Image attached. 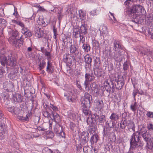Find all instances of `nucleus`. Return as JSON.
<instances>
[{"instance_id": "1", "label": "nucleus", "mask_w": 153, "mask_h": 153, "mask_svg": "<svg viewBox=\"0 0 153 153\" xmlns=\"http://www.w3.org/2000/svg\"><path fill=\"white\" fill-rule=\"evenodd\" d=\"M8 31L10 36L8 39L9 43L16 48L21 46L23 45V41L22 39H17L18 31L15 29H12L10 27H8Z\"/></svg>"}, {"instance_id": "2", "label": "nucleus", "mask_w": 153, "mask_h": 153, "mask_svg": "<svg viewBox=\"0 0 153 153\" xmlns=\"http://www.w3.org/2000/svg\"><path fill=\"white\" fill-rule=\"evenodd\" d=\"M0 48V62L1 65L4 67L6 64L7 65L13 67L16 64V59L12 56L11 54L9 55L7 59L6 56L7 54H4V51L3 48Z\"/></svg>"}, {"instance_id": "3", "label": "nucleus", "mask_w": 153, "mask_h": 153, "mask_svg": "<svg viewBox=\"0 0 153 153\" xmlns=\"http://www.w3.org/2000/svg\"><path fill=\"white\" fill-rule=\"evenodd\" d=\"M140 134L139 132L134 133L131 136L130 141V148L134 149L139 146L141 147L143 145L142 142L140 141Z\"/></svg>"}, {"instance_id": "4", "label": "nucleus", "mask_w": 153, "mask_h": 153, "mask_svg": "<svg viewBox=\"0 0 153 153\" xmlns=\"http://www.w3.org/2000/svg\"><path fill=\"white\" fill-rule=\"evenodd\" d=\"M113 45V50L116 51L114 56L116 58H119L122 55V53L120 51L122 49V47L116 40L114 41Z\"/></svg>"}, {"instance_id": "5", "label": "nucleus", "mask_w": 153, "mask_h": 153, "mask_svg": "<svg viewBox=\"0 0 153 153\" xmlns=\"http://www.w3.org/2000/svg\"><path fill=\"white\" fill-rule=\"evenodd\" d=\"M68 92V94L64 93V96L67 97V100L68 101L71 102H75L76 100L77 96L74 91H72V90H69Z\"/></svg>"}, {"instance_id": "6", "label": "nucleus", "mask_w": 153, "mask_h": 153, "mask_svg": "<svg viewBox=\"0 0 153 153\" xmlns=\"http://www.w3.org/2000/svg\"><path fill=\"white\" fill-rule=\"evenodd\" d=\"M85 79L84 85L85 86V89L88 91L89 89V85L90 82L94 79V77L90 74L86 73L85 75Z\"/></svg>"}, {"instance_id": "7", "label": "nucleus", "mask_w": 153, "mask_h": 153, "mask_svg": "<svg viewBox=\"0 0 153 153\" xmlns=\"http://www.w3.org/2000/svg\"><path fill=\"white\" fill-rule=\"evenodd\" d=\"M144 8L141 5H136L134 6L131 9V12L133 13H137V15H139L142 13V12L144 11Z\"/></svg>"}, {"instance_id": "8", "label": "nucleus", "mask_w": 153, "mask_h": 153, "mask_svg": "<svg viewBox=\"0 0 153 153\" xmlns=\"http://www.w3.org/2000/svg\"><path fill=\"white\" fill-rule=\"evenodd\" d=\"M3 87L5 90L8 91H10L13 89V86L11 82H8L6 81L3 83Z\"/></svg>"}, {"instance_id": "9", "label": "nucleus", "mask_w": 153, "mask_h": 153, "mask_svg": "<svg viewBox=\"0 0 153 153\" xmlns=\"http://www.w3.org/2000/svg\"><path fill=\"white\" fill-rule=\"evenodd\" d=\"M87 122L91 126H93L97 123V120L94 117L89 116L88 117Z\"/></svg>"}, {"instance_id": "10", "label": "nucleus", "mask_w": 153, "mask_h": 153, "mask_svg": "<svg viewBox=\"0 0 153 153\" xmlns=\"http://www.w3.org/2000/svg\"><path fill=\"white\" fill-rule=\"evenodd\" d=\"M35 31V36L38 38H40L43 36L44 32L43 30L39 27L36 26Z\"/></svg>"}, {"instance_id": "11", "label": "nucleus", "mask_w": 153, "mask_h": 153, "mask_svg": "<svg viewBox=\"0 0 153 153\" xmlns=\"http://www.w3.org/2000/svg\"><path fill=\"white\" fill-rule=\"evenodd\" d=\"M94 103L97 109L100 111L104 108V103L102 100H96L94 101Z\"/></svg>"}, {"instance_id": "12", "label": "nucleus", "mask_w": 153, "mask_h": 153, "mask_svg": "<svg viewBox=\"0 0 153 153\" xmlns=\"http://www.w3.org/2000/svg\"><path fill=\"white\" fill-rule=\"evenodd\" d=\"M79 33L80 34H86L88 33V28L87 24H82L80 27Z\"/></svg>"}, {"instance_id": "13", "label": "nucleus", "mask_w": 153, "mask_h": 153, "mask_svg": "<svg viewBox=\"0 0 153 153\" xmlns=\"http://www.w3.org/2000/svg\"><path fill=\"white\" fill-rule=\"evenodd\" d=\"M81 102V105L84 107L88 108L90 107L91 103L90 100H86L85 99L82 98Z\"/></svg>"}, {"instance_id": "14", "label": "nucleus", "mask_w": 153, "mask_h": 153, "mask_svg": "<svg viewBox=\"0 0 153 153\" xmlns=\"http://www.w3.org/2000/svg\"><path fill=\"white\" fill-rule=\"evenodd\" d=\"M10 23L13 25H17L20 26L22 28L24 27V26H25V25L23 22L18 19L12 20Z\"/></svg>"}, {"instance_id": "15", "label": "nucleus", "mask_w": 153, "mask_h": 153, "mask_svg": "<svg viewBox=\"0 0 153 153\" xmlns=\"http://www.w3.org/2000/svg\"><path fill=\"white\" fill-rule=\"evenodd\" d=\"M51 114L53 116V118L51 117V119L52 120L54 121L56 123L59 122L60 120V117L58 114L56 113H55L52 112Z\"/></svg>"}, {"instance_id": "16", "label": "nucleus", "mask_w": 153, "mask_h": 153, "mask_svg": "<svg viewBox=\"0 0 153 153\" xmlns=\"http://www.w3.org/2000/svg\"><path fill=\"white\" fill-rule=\"evenodd\" d=\"M69 48L70 52L72 54L76 55L78 54V50L75 45H71L69 47Z\"/></svg>"}, {"instance_id": "17", "label": "nucleus", "mask_w": 153, "mask_h": 153, "mask_svg": "<svg viewBox=\"0 0 153 153\" xmlns=\"http://www.w3.org/2000/svg\"><path fill=\"white\" fill-rule=\"evenodd\" d=\"M115 80L117 83V84H115L116 88L118 90L121 89L124 85V83L122 81L119 80L118 78H115Z\"/></svg>"}, {"instance_id": "18", "label": "nucleus", "mask_w": 153, "mask_h": 153, "mask_svg": "<svg viewBox=\"0 0 153 153\" xmlns=\"http://www.w3.org/2000/svg\"><path fill=\"white\" fill-rule=\"evenodd\" d=\"M8 110L11 113L16 115L18 114L20 111L19 109L17 107H10L8 108Z\"/></svg>"}, {"instance_id": "19", "label": "nucleus", "mask_w": 153, "mask_h": 153, "mask_svg": "<svg viewBox=\"0 0 153 153\" xmlns=\"http://www.w3.org/2000/svg\"><path fill=\"white\" fill-rule=\"evenodd\" d=\"M13 99L15 102H20L22 101V98L21 95L16 94L13 95Z\"/></svg>"}, {"instance_id": "20", "label": "nucleus", "mask_w": 153, "mask_h": 153, "mask_svg": "<svg viewBox=\"0 0 153 153\" xmlns=\"http://www.w3.org/2000/svg\"><path fill=\"white\" fill-rule=\"evenodd\" d=\"M0 99L2 102H7V101H8V95L6 93H3L1 95Z\"/></svg>"}, {"instance_id": "21", "label": "nucleus", "mask_w": 153, "mask_h": 153, "mask_svg": "<svg viewBox=\"0 0 153 153\" xmlns=\"http://www.w3.org/2000/svg\"><path fill=\"white\" fill-rule=\"evenodd\" d=\"M46 71L49 73L51 74L53 71V68L52 66V64L50 62L49 60L47 62Z\"/></svg>"}, {"instance_id": "22", "label": "nucleus", "mask_w": 153, "mask_h": 153, "mask_svg": "<svg viewBox=\"0 0 153 153\" xmlns=\"http://www.w3.org/2000/svg\"><path fill=\"white\" fill-rule=\"evenodd\" d=\"M119 115L117 113L113 112L111 113L109 118L111 120L116 121L119 119Z\"/></svg>"}, {"instance_id": "23", "label": "nucleus", "mask_w": 153, "mask_h": 153, "mask_svg": "<svg viewBox=\"0 0 153 153\" xmlns=\"http://www.w3.org/2000/svg\"><path fill=\"white\" fill-rule=\"evenodd\" d=\"M110 129V128H105V127H104L103 132L104 136H108V137H110V136L111 133H113V132L109 131Z\"/></svg>"}, {"instance_id": "24", "label": "nucleus", "mask_w": 153, "mask_h": 153, "mask_svg": "<svg viewBox=\"0 0 153 153\" xmlns=\"http://www.w3.org/2000/svg\"><path fill=\"white\" fill-rule=\"evenodd\" d=\"M88 133H86L85 132L83 131L81 136V139L83 140L84 143L87 141L88 139Z\"/></svg>"}, {"instance_id": "25", "label": "nucleus", "mask_w": 153, "mask_h": 153, "mask_svg": "<svg viewBox=\"0 0 153 153\" xmlns=\"http://www.w3.org/2000/svg\"><path fill=\"white\" fill-rule=\"evenodd\" d=\"M85 62L87 64L89 65L91 64L92 59L88 54L86 55L84 57Z\"/></svg>"}, {"instance_id": "26", "label": "nucleus", "mask_w": 153, "mask_h": 153, "mask_svg": "<svg viewBox=\"0 0 153 153\" xmlns=\"http://www.w3.org/2000/svg\"><path fill=\"white\" fill-rule=\"evenodd\" d=\"M91 88L92 90L94 91V92L96 93L97 95L99 94L100 92L99 90L96 88V85L94 83H92L91 85Z\"/></svg>"}, {"instance_id": "27", "label": "nucleus", "mask_w": 153, "mask_h": 153, "mask_svg": "<svg viewBox=\"0 0 153 153\" xmlns=\"http://www.w3.org/2000/svg\"><path fill=\"white\" fill-rule=\"evenodd\" d=\"M142 136L144 140L146 142H148L149 140L151 139L150 138L151 135L147 132L143 134Z\"/></svg>"}, {"instance_id": "28", "label": "nucleus", "mask_w": 153, "mask_h": 153, "mask_svg": "<svg viewBox=\"0 0 153 153\" xmlns=\"http://www.w3.org/2000/svg\"><path fill=\"white\" fill-rule=\"evenodd\" d=\"M82 48L84 50V51L87 52L90 51L91 48L89 45L86 43H84Z\"/></svg>"}, {"instance_id": "29", "label": "nucleus", "mask_w": 153, "mask_h": 153, "mask_svg": "<svg viewBox=\"0 0 153 153\" xmlns=\"http://www.w3.org/2000/svg\"><path fill=\"white\" fill-rule=\"evenodd\" d=\"M98 140V136L97 134H94L92 136L91 138L90 142L91 143H96Z\"/></svg>"}, {"instance_id": "30", "label": "nucleus", "mask_w": 153, "mask_h": 153, "mask_svg": "<svg viewBox=\"0 0 153 153\" xmlns=\"http://www.w3.org/2000/svg\"><path fill=\"white\" fill-rule=\"evenodd\" d=\"M94 66L95 68H99L100 63L99 58L96 57L94 59Z\"/></svg>"}, {"instance_id": "31", "label": "nucleus", "mask_w": 153, "mask_h": 153, "mask_svg": "<svg viewBox=\"0 0 153 153\" xmlns=\"http://www.w3.org/2000/svg\"><path fill=\"white\" fill-rule=\"evenodd\" d=\"M3 28H0V43L3 44L4 42V37L3 34Z\"/></svg>"}, {"instance_id": "32", "label": "nucleus", "mask_w": 153, "mask_h": 153, "mask_svg": "<svg viewBox=\"0 0 153 153\" xmlns=\"http://www.w3.org/2000/svg\"><path fill=\"white\" fill-rule=\"evenodd\" d=\"M94 74L98 77H100L102 75V72L98 68H94Z\"/></svg>"}, {"instance_id": "33", "label": "nucleus", "mask_w": 153, "mask_h": 153, "mask_svg": "<svg viewBox=\"0 0 153 153\" xmlns=\"http://www.w3.org/2000/svg\"><path fill=\"white\" fill-rule=\"evenodd\" d=\"M104 85L106 89H109V88H110V90H112V87H111L109 83V82L108 79H106L104 82Z\"/></svg>"}, {"instance_id": "34", "label": "nucleus", "mask_w": 153, "mask_h": 153, "mask_svg": "<svg viewBox=\"0 0 153 153\" xmlns=\"http://www.w3.org/2000/svg\"><path fill=\"white\" fill-rule=\"evenodd\" d=\"M30 116V114L28 113L26 114V117H24L22 116H18V118L22 120L28 121L29 120V118Z\"/></svg>"}, {"instance_id": "35", "label": "nucleus", "mask_w": 153, "mask_h": 153, "mask_svg": "<svg viewBox=\"0 0 153 153\" xmlns=\"http://www.w3.org/2000/svg\"><path fill=\"white\" fill-rule=\"evenodd\" d=\"M79 13L80 19L82 20H84L85 18V14L84 12L80 10H79Z\"/></svg>"}, {"instance_id": "36", "label": "nucleus", "mask_w": 153, "mask_h": 153, "mask_svg": "<svg viewBox=\"0 0 153 153\" xmlns=\"http://www.w3.org/2000/svg\"><path fill=\"white\" fill-rule=\"evenodd\" d=\"M113 126V122L111 120L109 121H107L105 123V128H111Z\"/></svg>"}, {"instance_id": "37", "label": "nucleus", "mask_w": 153, "mask_h": 153, "mask_svg": "<svg viewBox=\"0 0 153 153\" xmlns=\"http://www.w3.org/2000/svg\"><path fill=\"white\" fill-rule=\"evenodd\" d=\"M42 153H55V151H52L48 147L43 149L42 150Z\"/></svg>"}, {"instance_id": "38", "label": "nucleus", "mask_w": 153, "mask_h": 153, "mask_svg": "<svg viewBox=\"0 0 153 153\" xmlns=\"http://www.w3.org/2000/svg\"><path fill=\"white\" fill-rule=\"evenodd\" d=\"M147 146L148 149L153 150V137L150 139L149 143H147Z\"/></svg>"}, {"instance_id": "39", "label": "nucleus", "mask_w": 153, "mask_h": 153, "mask_svg": "<svg viewBox=\"0 0 153 153\" xmlns=\"http://www.w3.org/2000/svg\"><path fill=\"white\" fill-rule=\"evenodd\" d=\"M137 102H135L134 103H132L130 106L131 109L133 111H135L137 109Z\"/></svg>"}, {"instance_id": "40", "label": "nucleus", "mask_w": 153, "mask_h": 153, "mask_svg": "<svg viewBox=\"0 0 153 153\" xmlns=\"http://www.w3.org/2000/svg\"><path fill=\"white\" fill-rule=\"evenodd\" d=\"M93 45L96 49L100 48V43L97 41L94 40L93 41Z\"/></svg>"}, {"instance_id": "41", "label": "nucleus", "mask_w": 153, "mask_h": 153, "mask_svg": "<svg viewBox=\"0 0 153 153\" xmlns=\"http://www.w3.org/2000/svg\"><path fill=\"white\" fill-rule=\"evenodd\" d=\"M115 78H117L115 76L112 77L111 78V84L112 85V91L113 92L114 90V82H116L115 80Z\"/></svg>"}, {"instance_id": "42", "label": "nucleus", "mask_w": 153, "mask_h": 153, "mask_svg": "<svg viewBox=\"0 0 153 153\" xmlns=\"http://www.w3.org/2000/svg\"><path fill=\"white\" fill-rule=\"evenodd\" d=\"M45 62L44 61H42L41 62L39 65V69L40 70H41L43 69L45 67Z\"/></svg>"}, {"instance_id": "43", "label": "nucleus", "mask_w": 153, "mask_h": 153, "mask_svg": "<svg viewBox=\"0 0 153 153\" xmlns=\"http://www.w3.org/2000/svg\"><path fill=\"white\" fill-rule=\"evenodd\" d=\"M60 126L59 125H56L54 128V131L55 133L58 134L60 130Z\"/></svg>"}, {"instance_id": "44", "label": "nucleus", "mask_w": 153, "mask_h": 153, "mask_svg": "<svg viewBox=\"0 0 153 153\" xmlns=\"http://www.w3.org/2000/svg\"><path fill=\"white\" fill-rule=\"evenodd\" d=\"M0 24L3 26L5 27L7 25V23L5 19L0 18Z\"/></svg>"}, {"instance_id": "45", "label": "nucleus", "mask_w": 153, "mask_h": 153, "mask_svg": "<svg viewBox=\"0 0 153 153\" xmlns=\"http://www.w3.org/2000/svg\"><path fill=\"white\" fill-rule=\"evenodd\" d=\"M99 13V11L97 10H94L90 12V14L92 16L97 15Z\"/></svg>"}, {"instance_id": "46", "label": "nucleus", "mask_w": 153, "mask_h": 153, "mask_svg": "<svg viewBox=\"0 0 153 153\" xmlns=\"http://www.w3.org/2000/svg\"><path fill=\"white\" fill-rule=\"evenodd\" d=\"M6 127L4 124L0 123V132L2 133L4 131Z\"/></svg>"}, {"instance_id": "47", "label": "nucleus", "mask_w": 153, "mask_h": 153, "mask_svg": "<svg viewBox=\"0 0 153 153\" xmlns=\"http://www.w3.org/2000/svg\"><path fill=\"white\" fill-rule=\"evenodd\" d=\"M126 125V122L125 120L123 121L120 123V127L121 128L124 129L125 128Z\"/></svg>"}, {"instance_id": "48", "label": "nucleus", "mask_w": 153, "mask_h": 153, "mask_svg": "<svg viewBox=\"0 0 153 153\" xmlns=\"http://www.w3.org/2000/svg\"><path fill=\"white\" fill-rule=\"evenodd\" d=\"M106 119L105 116L102 115L100 118L99 119V122L100 123H103L105 121Z\"/></svg>"}, {"instance_id": "49", "label": "nucleus", "mask_w": 153, "mask_h": 153, "mask_svg": "<svg viewBox=\"0 0 153 153\" xmlns=\"http://www.w3.org/2000/svg\"><path fill=\"white\" fill-rule=\"evenodd\" d=\"M91 97V98H92L91 96L88 93L86 92L85 94L84 97H82V98L83 99H85L86 100H90V98Z\"/></svg>"}, {"instance_id": "50", "label": "nucleus", "mask_w": 153, "mask_h": 153, "mask_svg": "<svg viewBox=\"0 0 153 153\" xmlns=\"http://www.w3.org/2000/svg\"><path fill=\"white\" fill-rule=\"evenodd\" d=\"M50 107L54 111H57L59 110L58 108L54 105L52 104L51 103Z\"/></svg>"}, {"instance_id": "51", "label": "nucleus", "mask_w": 153, "mask_h": 153, "mask_svg": "<svg viewBox=\"0 0 153 153\" xmlns=\"http://www.w3.org/2000/svg\"><path fill=\"white\" fill-rule=\"evenodd\" d=\"M43 116L46 117L51 118V114H49L48 111H43Z\"/></svg>"}, {"instance_id": "52", "label": "nucleus", "mask_w": 153, "mask_h": 153, "mask_svg": "<svg viewBox=\"0 0 153 153\" xmlns=\"http://www.w3.org/2000/svg\"><path fill=\"white\" fill-rule=\"evenodd\" d=\"M134 89L133 90V97L134 100H135V96L137 94L138 91L137 89H135V85H134Z\"/></svg>"}, {"instance_id": "53", "label": "nucleus", "mask_w": 153, "mask_h": 153, "mask_svg": "<svg viewBox=\"0 0 153 153\" xmlns=\"http://www.w3.org/2000/svg\"><path fill=\"white\" fill-rule=\"evenodd\" d=\"M79 36L80 37L79 42L82 43H84L85 42V39L84 36L81 35V34H79Z\"/></svg>"}, {"instance_id": "54", "label": "nucleus", "mask_w": 153, "mask_h": 153, "mask_svg": "<svg viewBox=\"0 0 153 153\" xmlns=\"http://www.w3.org/2000/svg\"><path fill=\"white\" fill-rule=\"evenodd\" d=\"M45 55L47 57V59H48V61L49 60V59L51 57V55L50 52L45 51Z\"/></svg>"}, {"instance_id": "55", "label": "nucleus", "mask_w": 153, "mask_h": 153, "mask_svg": "<svg viewBox=\"0 0 153 153\" xmlns=\"http://www.w3.org/2000/svg\"><path fill=\"white\" fill-rule=\"evenodd\" d=\"M22 28L21 30V33L24 34H25L28 31V29L24 26V27H22Z\"/></svg>"}, {"instance_id": "56", "label": "nucleus", "mask_w": 153, "mask_h": 153, "mask_svg": "<svg viewBox=\"0 0 153 153\" xmlns=\"http://www.w3.org/2000/svg\"><path fill=\"white\" fill-rule=\"evenodd\" d=\"M107 29L106 27L103 26L102 29L100 30V32L102 34L105 33L107 32Z\"/></svg>"}, {"instance_id": "57", "label": "nucleus", "mask_w": 153, "mask_h": 153, "mask_svg": "<svg viewBox=\"0 0 153 153\" xmlns=\"http://www.w3.org/2000/svg\"><path fill=\"white\" fill-rule=\"evenodd\" d=\"M58 135L60 137H65V133L62 131H60V132H59L58 133Z\"/></svg>"}, {"instance_id": "58", "label": "nucleus", "mask_w": 153, "mask_h": 153, "mask_svg": "<svg viewBox=\"0 0 153 153\" xmlns=\"http://www.w3.org/2000/svg\"><path fill=\"white\" fill-rule=\"evenodd\" d=\"M147 117L150 118L153 117V112L148 111L146 114Z\"/></svg>"}, {"instance_id": "59", "label": "nucleus", "mask_w": 153, "mask_h": 153, "mask_svg": "<svg viewBox=\"0 0 153 153\" xmlns=\"http://www.w3.org/2000/svg\"><path fill=\"white\" fill-rule=\"evenodd\" d=\"M40 11H42L43 12H48V11L46 9H44V8L43 7H41L40 6H39V8L38 9V10Z\"/></svg>"}, {"instance_id": "60", "label": "nucleus", "mask_w": 153, "mask_h": 153, "mask_svg": "<svg viewBox=\"0 0 153 153\" xmlns=\"http://www.w3.org/2000/svg\"><path fill=\"white\" fill-rule=\"evenodd\" d=\"M53 30L54 33L53 38L54 39H56V35H57V30L56 29V28L54 27H53Z\"/></svg>"}, {"instance_id": "61", "label": "nucleus", "mask_w": 153, "mask_h": 153, "mask_svg": "<svg viewBox=\"0 0 153 153\" xmlns=\"http://www.w3.org/2000/svg\"><path fill=\"white\" fill-rule=\"evenodd\" d=\"M128 68V65L126 62L124 63L123 65V69L124 70H126Z\"/></svg>"}, {"instance_id": "62", "label": "nucleus", "mask_w": 153, "mask_h": 153, "mask_svg": "<svg viewBox=\"0 0 153 153\" xmlns=\"http://www.w3.org/2000/svg\"><path fill=\"white\" fill-rule=\"evenodd\" d=\"M38 23H39L40 25H42L43 26H45V23L43 20L39 19V20Z\"/></svg>"}, {"instance_id": "63", "label": "nucleus", "mask_w": 153, "mask_h": 153, "mask_svg": "<svg viewBox=\"0 0 153 153\" xmlns=\"http://www.w3.org/2000/svg\"><path fill=\"white\" fill-rule=\"evenodd\" d=\"M147 128L149 130L153 129V125L151 123L147 125Z\"/></svg>"}, {"instance_id": "64", "label": "nucleus", "mask_w": 153, "mask_h": 153, "mask_svg": "<svg viewBox=\"0 0 153 153\" xmlns=\"http://www.w3.org/2000/svg\"><path fill=\"white\" fill-rule=\"evenodd\" d=\"M61 11L59 12L58 13V15H57L58 18V19L59 20H60L62 19V17L63 16V15H62L61 14Z\"/></svg>"}]
</instances>
